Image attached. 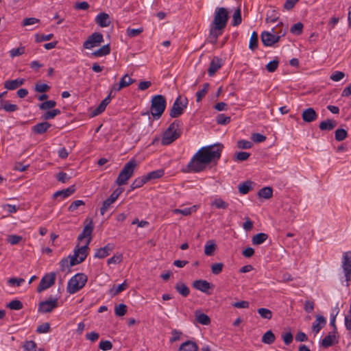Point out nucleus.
Instances as JSON below:
<instances>
[{
  "instance_id": "obj_1",
  "label": "nucleus",
  "mask_w": 351,
  "mask_h": 351,
  "mask_svg": "<svg viewBox=\"0 0 351 351\" xmlns=\"http://www.w3.org/2000/svg\"><path fill=\"white\" fill-rule=\"evenodd\" d=\"M223 146L221 144L203 147L192 157L187 165L188 171L200 172L206 165L213 161H217L221 154Z\"/></svg>"
},
{
  "instance_id": "obj_2",
  "label": "nucleus",
  "mask_w": 351,
  "mask_h": 351,
  "mask_svg": "<svg viewBox=\"0 0 351 351\" xmlns=\"http://www.w3.org/2000/svg\"><path fill=\"white\" fill-rule=\"evenodd\" d=\"M229 13L226 8L221 7L215 9L214 19L209 29L208 40L210 43H217L218 37L223 34L227 25Z\"/></svg>"
},
{
  "instance_id": "obj_3",
  "label": "nucleus",
  "mask_w": 351,
  "mask_h": 351,
  "mask_svg": "<svg viewBox=\"0 0 351 351\" xmlns=\"http://www.w3.org/2000/svg\"><path fill=\"white\" fill-rule=\"evenodd\" d=\"M182 122L180 120H175L166 130L162 138V144L168 145L178 138L181 134Z\"/></svg>"
},
{
  "instance_id": "obj_4",
  "label": "nucleus",
  "mask_w": 351,
  "mask_h": 351,
  "mask_svg": "<svg viewBox=\"0 0 351 351\" xmlns=\"http://www.w3.org/2000/svg\"><path fill=\"white\" fill-rule=\"evenodd\" d=\"M88 277L83 273H78L73 276L68 282L66 291L70 294H74L82 289L86 285Z\"/></svg>"
},
{
  "instance_id": "obj_5",
  "label": "nucleus",
  "mask_w": 351,
  "mask_h": 351,
  "mask_svg": "<svg viewBox=\"0 0 351 351\" xmlns=\"http://www.w3.org/2000/svg\"><path fill=\"white\" fill-rule=\"evenodd\" d=\"M285 34V30L278 32L275 28H272L271 32L263 31L261 34V39L264 46L273 47Z\"/></svg>"
},
{
  "instance_id": "obj_6",
  "label": "nucleus",
  "mask_w": 351,
  "mask_h": 351,
  "mask_svg": "<svg viewBox=\"0 0 351 351\" xmlns=\"http://www.w3.org/2000/svg\"><path fill=\"white\" fill-rule=\"evenodd\" d=\"M137 165L136 161L134 159H132L128 161L123 167L122 170L120 171L116 183L119 186L124 185L127 183L128 180L132 176L134 169Z\"/></svg>"
},
{
  "instance_id": "obj_7",
  "label": "nucleus",
  "mask_w": 351,
  "mask_h": 351,
  "mask_svg": "<svg viewBox=\"0 0 351 351\" xmlns=\"http://www.w3.org/2000/svg\"><path fill=\"white\" fill-rule=\"evenodd\" d=\"M151 113L155 119H159L164 112L167 101L165 97L162 95L154 96L151 101Z\"/></svg>"
},
{
  "instance_id": "obj_8",
  "label": "nucleus",
  "mask_w": 351,
  "mask_h": 351,
  "mask_svg": "<svg viewBox=\"0 0 351 351\" xmlns=\"http://www.w3.org/2000/svg\"><path fill=\"white\" fill-rule=\"evenodd\" d=\"M91 237L87 239L86 244L84 246L79 247L77 245L74 250V254L71 256L70 265H75L82 263L88 255V250H89L88 245L90 243Z\"/></svg>"
},
{
  "instance_id": "obj_9",
  "label": "nucleus",
  "mask_w": 351,
  "mask_h": 351,
  "mask_svg": "<svg viewBox=\"0 0 351 351\" xmlns=\"http://www.w3.org/2000/svg\"><path fill=\"white\" fill-rule=\"evenodd\" d=\"M188 105V99L186 97H182L179 95L175 100L169 113V116L172 118H177L181 116Z\"/></svg>"
},
{
  "instance_id": "obj_10",
  "label": "nucleus",
  "mask_w": 351,
  "mask_h": 351,
  "mask_svg": "<svg viewBox=\"0 0 351 351\" xmlns=\"http://www.w3.org/2000/svg\"><path fill=\"white\" fill-rule=\"evenodd\" d=\"M56 273L54 272L46 274L40 281V283L37 287V292L41 293L42 291L53 286L56 282Z\"/></svg>"
},
{
  "instance_id": "obj_11",
  "label": "nucleus",
  "mask_w": 351,
  "mask_h": 351,
  "mask_svg": "<svg viewBox=\"0 0 351 351\" xmlns=\"http://www.w3.org/2000/svg\"><path fill=\"white\" fill-rule=\"evenodd\" d=\"M103 42V35L99 32H95L89 36L86 40L84 42L83 47L85 49H90L99 45Z\"/></svg>"
},
{
  "instance_id": "obj_12",
  "label": "nucleus",
  "mask_w": 351,
  "mask_h": 351,
  "mask_svg": "<svg viewBox=\"0 0 351 351\" xmlns=\"http://www.w3.org/2000/svg\"><path fill=\"white\" fill-rule=\"evenodd\" d=\"M342 268L344 272L346 280L348 282L351 280V251L343 253L342 258Z\"/></svg>"
},
{
  "instance_id": "obj_13",
  "label": "nucleus",
  "mask_w": 351,
  "mask_h": 351,
  "mask_svg": "<svg viewBox=\"0 0 351 351\" xmlns=\"http://www.w3.org/2000/svg\"><path fill=\"white\" fill-rule=\"evenodd\" d=\"M58 306V299H49L45 301H43L39 303L38 305V312L42 313H47L51 312L53 309L56 308Z\"/></svg>"
},
{
  "instance_id": "obj_14",
  "label": "nucleus",
  "mask_w": 351,
  "mask_h": 351,
  "mask_svg": "<svg viewBox=\"0 0 351 351\" xmlns=\"http://www.w3.org/2000/svg\"><path fill=\"white\" fill-rule=\"evenodd\" d=\"M193 287L203 293L210 295L209 290L213 287V285L205 280H197L193 282Z\"/></svg>"
},
{
  "instance_id": "obj_15",
  "label": "nucleus",
  "mask_w": 351,
  "mask_h": 351,
  "mask_svg": "<svg viewBox=\"0 0 351 351\" xmlns=\"http://www.w3.org/2000/svg\"><path fill=\"white\" fill-rule=\"evenodd\" d=\"M86 224L84 227V229L81 234H79L77 237V240L81 241L85 238H87V239L90 237H91V234L93 232L94 225L93 223V221L90 219L88 221L87 219L85 221Z\"/></svg>"
},
{
  "instance_id": "obj_16",
  "label": "nucleus",
  "mask_w": 351,
  "mask_h": 351,
  "mask_svg": "<svg viewBox=\"0 0 351 351\" xmlns=\"http://www.w3.org/2000/svg\"><path fill=\"white\" fill-rule=\"evenodd\" d=\"M113 249L114 245L112 243H108L104 247L97 249L94 257L97 258H104L108 256Z\"/></svg>"
},
{
  "instance_id": "obj_17",
  "label": "nucleus",
  "mask_w": 351,
  "mask_h": 351,
  "mask_svg": "<svg viewBox=\"0 0 351 351\" xmlns=\"http://www.w3.org/2000/svg\"><path fill=\"white\" fill-rule=\"evenodd\" d=\"M95 23L101 27H106L110 25V16L107 13L101 12L95 17Z\"/></svg>"
},
{
  "instance_id": "obj_18",
  "label": "nucleus",
  "mask_w": 351,
  "mask_h": 351,
  "mask_svg": "<svg viewBox=\"0 0 351 351\" xmlns=\"http://www.w3.org/2000/svg\"><path fill=\"white\" fill-rule=\"evenodd\" d=\"M326 320L322 315H317L315 321L313 323L312 330L315 334H317L321 329L326 325Z\"/></svg>"
},
{
  "instance_id": "obj_19",
  "label": "nucleus",
  "mask_w": 351,
  "mask_h": 351,
  "mask_svg": "<svg viewBox=\"0 0 351 351\" xmlns=\"http://www.w3.org/2000/svg\"><path fill=\"white\" fill-rule=\"evenodd\" d=\"M302 117L304 121L311 123L317 119V114L313 108H308L303 111Z\"/></svg>"
},
{
  "instance_id": "obj_20",
  "label": "nucleus",
  "mask_w": 351,
  "mask_h": 351,
  "mask_svg": "<svg viewBox=\"0 0 351 351\" xmlns=\"http://www.w3.org/2000/svg\"><path fill=\"white\" fill-rule=\"evenodd\" d=\"M221 59L218 57H214L211 60L209 68L208 69V73L210 76L214 75V74L221 67Z\"/></svg>"
},
{
  "instance_id": "obj_21",
  "label": "nucleus",
  "mask_w": 351,
  "mask_h": 351,
  "mask_svg": "<svg viewBox=\"0 0 351 351\" xmlns=\"http://www.w3.org/2000/svg\"><path fill=\"white\" fill-rule=\"evenodd\" d=\"M111 97H112V91H110L109 95L104 99H103L101 101V102L98 106V107L96 108L93 110V116L99 115V114H101V112H103L105 110L106 106L108 105V104L111 101Z\"/></svg>"
},
{
  "instance_id": "obj_22",
  "label": "nucleus",
  "mask_w": 351,
  "mask_h": 351,
  "mask_svg": "<svg viewBox=\"0 0 351 351\" xmlns=\"http://www.w3.org/2000/svg\"><path fill=\"white\" fill-rule=\"evenodd\" d=\"M51 126V123L47 121H43L34 125L32 128V132L36 134H43L46 132Z\"/></svg>"
},
{
  "instance_id": "obj_23",
  "label": "nucleus",
  "mask_w": 351,
  "mask_h": 351,
  "mask_svg": "<svg viewBox=\"0 0 351 351\" xmlns=\"http://www.w3.org/2000/svg\"><path fill=\"white\" fill-rule=\"evenodd\" d=\"M210 206L217 209L226 210L229 204L221 197H215L210 202Z\"/></svg>"
},
{
  "instance_id": "obj_24",
  "label": "nucleus",
  "mask_w": 351,
  "mask_h": 351,
  "mask_svg": "<svg viewBox=\"0 0 351 351\" xmlns=\"http://www.w3.org/2000/svg\"><path fill=\"white\" fill-rule=\"evenodd\" d=\"M198 346L195 342L187 340L180 346L178 351H198Z\"/></svg>"
},
{
  "instance_id": "obj_25",
  "label": "nucleus",
  "mask_w": 351,
  "mask_h": 351,
  "mask_svg": "<svg viewBox=\"0 0 351 351\" xmlns=\"http://www.w3.org/2000/svg\"><path fill=\"white\" fill-rule=\"evenodd\" d=\"M75 189L74 186H71L66 189L56 191L53 195V197L58 198L60 197L62 199H64L71 195L75 192Z\"/></svg>"
},
{
  "instance_id": "obj_26",
  "label": "nucleus",
  "mask_w": 351,
  "mask_h": 351,
  "mask_svg": "<svg viewBox=\"0 0 351 351\" xmlns=\"http://www.w3.org/2000/svg\"><path fill=\"white\" fill-rule=\"evenodd\" d=\"M176 291L182 297H187L190 293V289L185 283L182 281L176 282L174 287Z\"/></svg>"
},
{
  "instance_id": "obj_27",
  "label": "nucleus",
  "mask_w": 351,
  "mask_h": 351,
  "mask_svg": "<svg viewBox=\"0 0 351 351\" xmlns=\"http://www.w3.org/2000/svg\"><path fill=\"white\" fill-rule=\"evenodd\" d=\"M337 333H333V331L330 332L322 341V346L327 348L332 346L337 338Z\"/></svg>"
},
{
  "instance_id": "obj_28",
  "label": "nucleus",
  "mask_w": 351,
  "mask_h": 351,
  "mask_svg": "<svg viewBox=\"0 0 351 351\" xmlns=\"http://www.w3.org/2000/svg\"><path fill=\"white\" fill-rule=\"evenodd\" d=\"M25 82L24 79H16L14 80H8L4 83V87L8 90H15Z\"/></svg>"
},
{
  "instance_id": "obj_29",
  "label": "nucleus",
  "mask_w": 351,
  "mask_h": 351,
  "mask_svg": "<svg viewBox=\"0 0 351 351\" xmlns=\"http://www.w3.org/2000/svg\"><path fill=\"white\" fill-rule=\"evenodd\" d=\"M337 125V122L335 120L327 119L322 121L319 123V128L323 131H330L333 130Z\"/></svg>"
},
{
  "instance_id": "obj_30",
  "label": "nucleus",
  "mask_w": 351,
  "mask_h": 351,
  "mask_svg": "<svg viewBox=\"0 0 351 351\" xmlns=\"http://www.w3.org/2000/svg\"><path fill=\"white\" fill-rule=\"evenodd\" d=\"M254 182L250 180H247L239 185V192L241 194H247L252 189Z\"/></svg>"
},
{
  "instance_id": "obj_31",
  "label": "nucleus",
  "mask_w": 351,
  "mask_h": 351,
  "mask_svg": "<svg viewBox=\"0 0 351 351\" xmlns=\"http://www.w3.org/2000/svg\"><path fill=\"white\" fill-rule=\"evenodd\" d=\"M268 239V234L261 232L254 235L252 238V242L253 245H261L263 243Z\"/></svg>"
},
{
  "instance_id": "obj_32",
  "label": "nucleus",
  "mask_w": 351,
  "mask_h": 351,
  "mask_svg": "<svg viewBox=\"0 0 351 351\" xmlns=\"http://www.w3.org/2000/svg\"><path fill=\"white\" fill-rule=\"evenodd\" d=\"M110 53V47L109 44L102 46L101 48L93 51L92 55L95 57H102L108 55Z\"/></svg>"
},
{
  "instance_id": "obj_33",
  "label": "nucleus",
  "mask_w": 351,
  "mask_h": 351,
  "mask_svg": "<svg viewBox=\"0 0 351 351\" xmlns=\"http://www.w3.org/2000/svg\"><path fill=\"white\" fill-rule=\"evenodd\" d=\"M165 174V170L163 169H157L148 173L145 176V178L148 181L151 180H156L162 177Z\"/></svg>"
},
{
  "instance_id": "obj_34",
  "label": "nucleus",
  "mask_w": 351,
  "mask_h": 351,
  "mask_svg": "<svg viewBox=\"0 0 351 351\" xmlns=\"http://www.w3.org/2000/svg\"><path fill=\"white\" fill-rule=\"evenodd\" d=\"M217 245L213 240L208 241L204 247V254L206 256H213L216 250Z\"/></svg>"
},
{
  "instance_id": "obj_35",
  "label": "nucleus",
  "mask_w": 351,
  "mask_h": 351,
  "mask_svg": "<svg viewBox=\"0 0 351 351\" xmlns=\"http://www.w3.org/2000/svg\"><path fill=\"white\" fill-rule=\"evenodd\" d=\"M258 195L259 197L269 199L273 195V189L270 186H265L259 190L258 192Z\"/></svg>"
},
{
  "instance_id": "obj_36",
  "label": "nucleus",
  "mask_w": 351,
  "mask_h": 351,
  "mask_svg": "<svg viewBox=\"0 0 351 351\" xmlns=\"http://www.w3.org/2000/svg\"><path fill=\"white\" fill-rule=\"evenodd\" d=\"M147 182L145 176L136 178L130 185V190L133 191L136 189L141 187L144 184Z\"/></svg>"
},
{
  "instance_id": "obj_37",
  "label": "nucleus",
  "mask_w": 351,
  "mask_h": 351,
  "mask_svg": "<svg viewBox=\"0 0 351 351\" xmlns=\"http://www.w3.org/2000/svg\"><path fill=\"white\" fill-rule=\"evenodd\" d=\"M276 337L271 330L267 331L262 337V342L265 344H271L275 341Z\"/></svg>"
},
{
  "instance_id": "obj_38",
  "label": "nucleus",
  "mask_w": 351,
  "mask_h": 351,
  "mask_svg": "<svg viewBox=\"0 0 351 351\" xmlns=\"http://www.w3.org/2000/svg\"><path fill=\"white\" fill-rule=\"evenodd\" d=\"M258 34L256 32H253L251 35V37H250L249 48L252 51H254L258 48Z\"/></svg>"
},
{
  "instance_id": "obj_39",
  "label": "nucleus",
  "mask_w": 351,
  "mask_h": 351,
  "mask_svg": "<svg viewBox=\"0 0 351 351\" xmlns=\"http://www.w3.org/2000/svg\"><path fill=\"white\" fill-rule=\"evenodd\" d=\"M242 18H241V9L239 8L235 11L232 16V25L233 26H238L241 23Z\"/></svg>"
},
{
  "instance_id": "obj_40",
  "label": "nucleus",
  "mask_w": 351,
  "mask_h": 351,
  "mask_svg": "<svg viewBox=\"0 0 351 351\" xmlns=\"http://www.w3.org/2000/svg\"><path fill=\"white\" fill-rule=\"evenodd\" d=\"M196 319L198 323L202 325H208L210 323V317L204 313H199L196 315Z\"/></svg>"
},
{
  "instance_id": "obj_41",
  "label": "nucleus",
  "mask_w": 351,
  "mask_h": 351,
  "mask_svg": "<svg viewBox=\"0 0 351 351\" xmlns=\"http://www.w3.org/2000/svg\"><path fill=\"white\" fill-rule=\"evenodd\" d=\"M135 80L132 79L128 74H125L121 77L119 82L120 87H127L135 82Z\"/></svg>"
},
{
  "instance_id": "obj_42",
  "label": "nucleus",
  "mask_w": 351,
  "mask_h": 351,
  "mask_svg": "<svg viewBox=\"0 0 351 351\" xmlns=\"http://www.w3.org/2000/svg\"><path fill=\"white\" fill-rule=\"evenodd\" d=\"M208 88L209 84L205 83L203 85V88L196 93V101L197 102H199L202 99V98L205 97L206 94L208 92Z\"/></svg>"
},
{
  "instance_id": "obj_43",
  "label": "nucleus",
  "mask_w": 351,
  "mask_h": 351,
  "mask_svg": "<svg viewBox=\"0 0 351 351\" xmlns=\"http://www.w3.org/2000/svg\"><path fill=\"white\" fill-rule=\"evenodd\" d=\"M348 136V132L344 129H337L335 133V140L337 141H342Z\"/></svg>"
},
{
  "instance_id": "obj_44",
  "label": "nucleus",
  "mask_w": 351,
  "mask_h": 351,
  "mask_svg": "<svg viewBox=\"0 0 351 351\" xmlns=\"http://www.w3.org/2000/svg\"><path fill=\"white\" fill-rule=\"evenodd\" d=\"M230 117L226 116L224 114H219L216 117V122L219 125H226L230 122Z\"/></svg>"
},
{
  "instance_id": "obj_45",
  "label": "nucleus",
  "mask_w": 351,
  "mask_h": 351,
  "mask_svg": "<svg viewBox=\"0 0 351 351\" xmlns=\"http://www.w3.org/2000/svg\"><path fill=\"white\" fill-rule=\"evenodd\" d=\"M56 106V102L53 100L45 101L38 105V107L42 110H47L51 109Z\"/></svg>"
},
{
  "instance_id": "obj_46",
  "label": "nucleus",
  "mask_w": 351,
  "mask_h": 351,
  "mask_svg": "<svg viewBox=\"0 0 351 351\" xmlns=\"http://www.w3.org/2000/svg\"><path fill=\"white\" fill-rule=\"evenodd\" d=\"M257 312L263 319H271L272 317V312L268 308H260Z\"/></svg>"
},
{
  "instance_id": "obj_47",
  "label": "nucleus",
  "mask_w": 351,
  "mask_h": 351,
  "mask_svg": "<svg viewBox=\"0 0 351 351\" xmlns=\"http://www.w3.org/2000/svg\"><path fill=\"white\" fill-rule=\"evenodd\" d=\"M113 203L114 202L109 198H107L106 200H104L100 208V214L104 215L110 208Z\"/></svg>"
},
{
  "instance_id": "obj_48",
  "label": "nucleus",
  "mask_w": 351,
  "mask_h": 351,
  "mask_svg": "<svg viewBox=\"0 0 351 351\" xmlns=\"http://www.w3.org/2000/svg\"><path fill=\"white\" fill-rule=\"evenodd\" d=\"M6 306L11 310H21L23 308V303L19 300H14L9 302Z\"/></svg>"
},
{
  "instance_id": "obj_49",
  "label": "nucleus",
  "mask_w": 351,
  "mask_h": 351,
  "mask_svg": "<svg viewBox=\"0 0 351 351\" xmlns=\"http://www.w3.org/2000/svg\"><path fill=\"white\" fill-rule=\"evenodd\" d=\"M127 312V306L124 304H120L115 306L114 313L117 316H123Z\"/></svg>"
},
{
  "instance_id": "obj_50",
  "label": "nucleus",
  "mask_w": 351,
  "mask_h": 351,
  "mask_svg": "<svg viewBox=\"0 0 351 351\" xmlns=\"http://www.w3.org/2000/svg\"><path fill=\"white\" fill-rule=\"evenodd\" d=\"M25 48L23 46H21L18 48H14L10 51V56L12 58L21 56L25 53Z\"/></svg>"
},
{
  "instance_id": "obj_51",
  "label": "nucleus",
  "mask_w": 351,
  "mask_h": 351,
  "mask_svg": "<svg viewBox=\"0 0 351 351\" xmlns=\"http://www.w3.org/2000/svg\"><path fill=\"white\" fill-rule=\"evenodd\" d=\"M303 27H304L303 24L301 22H298V23L294 24L291 27L290 32L292 34H294L296 35H300L302 33Z\"/></svg>"
},
{
  "instance_id": "obj_52",
  "label": "nucleus",
  "mask_w": 351,
  "mask_h": 351,
  "mask_svg": "<svg viewBox=\"0 0 351 351\" xmlns=\"http://www.w3.org/2000/svg\"><path fill=\"white\" fill-rule=\"evenodd\" d=\"M50 86L47 84L36 83L35 84L34 90L38 93H45L49 90Z\"/></svg>"
},
{
  "instance_id": "obj_53",
  "label": "nucleus",
  "mask_w": 351,
  "mask_h": 351,
  "mask_svg": "<svg viewBox=\"0 0 351 351\" xmlns=\"http://www.w3.org/2000/svg\"><path fill=\"white\" fill-rule=\"evenodd\" d=\"M278 64L279 61L277 59L273 60L266 65V69L268 72L273 73L277 69Z\"/></svg>"
},
{
  "instance_id": "obj_54",
  "label": "nucleus",
  "mask_w": 351,
  "mask_h": 351,
  "mask_svg": "<svg viewBox=\"0 0 351 351\" xmlns=\"http://www.w3.org/2000/svg\"><path fill=\"white\" fill-rule=\"evenodd\" d=\"M223 266H224V265L222 263H217L213 264L211 265L212 273L215 275L219 274L222 271Z\"/></svg>"
},
{
  "instance_id": "obj_55",
  "label": "nucleus",
  "mask_w": 351,
  "mask_h": 351,
  "mask_svg": "<svg viewBox=\"0 0 351 351\" xmlns=\"http://www.w3.org/2000/svg\"><path fill=\"white\" fill-rule=\"evenodd\" d=\"M253 145V143L251 141L247 140H239L237 142V147L239 149H250Z\"/></svg>"
},
{
  "instance_id": "obj_56",
  "label": "nucleus",
  "mask_w": 351,
  "mask_h": 351,
  "mask_svg": "<svg viewBox=\"0 0 351 351\" xmlns=\"http://www.w3.org/2000/svg\"><path fill=\"white\" fill-rule=\"evenodd\" d=\"M85 203L84 201L77 199L73 202L71 205L69 206L68 210L70 212L75 211L80 206L84 205Z\"/></svg>"
},
{
  "instance_id": "obj_57",
  "label": "nucleus",
  "mask_w": 351,
  "mask_h": 351,
  "mask_svg": "<svg viewBox=\"0 0 351 351\" xmlns=\"http://www.w3.org/2000/svg\"><path fill=\"white\" fill-rule=\"evenodd\" d=\"M50 330V324L48 322L39 325L36 328V332L39 334L47 333Z\"/></svg>"
},
{
  "instance_id": "obj_58",
  "label": "nucleus",
  "mask_w": 351,
  "mask_h": 351,
  "mask_svg": "<svg viewBox=\"0 0 351 351\" xmlns=\"http://www.w3.org/2000/svg\"><path fill=\"white\" fill-rule=\"evenodd\" d=\"M36 343L34 341H26L23 345L25 351H36Z\"/></svg>"
},
{
  "instance_id": "obj_59",
  "label": "nucleus",
  "mask_w": 351,
  "mask_h": 351,
  "mask_svg": "<svg viewBox=\"0 0 351 351\" xmlns=\"http://www.w3.org/2000/svg\"><path fill=\"white\" fill-rule=\"evenodd\" d=\"M23 239V237L21 236L16 235V234H12L8 236L7 239V241L10 243L11 245H16L20 241H21Z\"/></svg>"
},
{
  "instance_id": "obj_60",
  "label": "nucleus",
  "mask_w": 351,
  "mask_h": 351,
  "mask_svg": "<svg viewBox=\"0 0 351 351\" xmlns=\"http://www.w3.org/2000/svg\"><path fill=\"white\" fill-rule=\"evenodd\" d=\"M3 110L8 112H12L18 110L19 106L16 104H12L9 102V101L6 100Z\"/></svg>"
},
{
  "instance_id": "obj_61",
  "label": "nucleus",
  "mask_w": 351,
  "mask_h": 351,
  "mask_svg": "<svg viewBox=\"0 0 351 351\" xmlns=\"http://www.w3.org/2000/svg\"><path fill=\"white\" fill-rule=\"evenodd\" d=\"M53 37V34H49L47 35L45 34H36L35 36V40L37 43H40L43 41L50 40Z\"/></svg>"
},
{
  "instance_id": "obj_62",
  "label": "nucleus",
  "mask_w": 351,
  "mask_h": 351,
  "mask_svg": "<svg viewBox=\"0 0 351 351\" xmlns=\"http://www.w3.org/2000/svg\"><path fill=\"white\" fill-rule=\"evenodd\" d=\"M345 77V73L342 71H336L333 72L330 78L334 82H339Z\"/></svg>"
},
{
  "instance_id": "obj_63",
  "label": "nucleus",
  "mask_w": 351,
  "mask_h": 351,
  "mask_svg": "<svg viewBox=\"0 0 351 351\" xmlns=\"http://www.w3.org/2000/svg\"><path fill=\"white\" fill-rule=\"evenodd\" d=\"M193 210V208H185L184 209L176 208L173 210V213L175 214H182L184 216H189L192 213Z\"/></svg>"
},
{
  "instance_id": "obj_64",
  "label": "nucleus",
  "mask_w": 351,
  "mask_h": 351,
  "mask_svg": "<svg viewBox=\"0 0 351 351\" xmlns=\"http://www.w3.org/2000/svg\"><path fill=\"white\" fill-rule=\"evenodd\" d=\"M99 348L104 351L110 350L112 348V343L108 340L101 341L99 343Z\"/></svg>"
}]
</instances>
